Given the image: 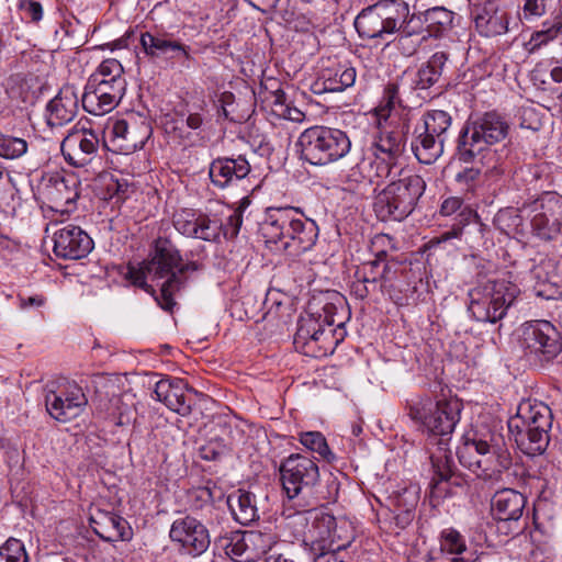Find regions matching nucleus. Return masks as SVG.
<instances>
[{"mask_svg": "<svg viewBox=\"0 0 562 562\" xmlns=\"http://www.w3.org/2000/svg\"><path fill=\"white\" fill-rule=\"evenodd\" d=\"M227 505L240 525L247 526L259 519L257 497L251 492L241 488L233 492L227 497Z\"/></svg>", "mask_w": 562, "mask_h": 562, "instance_id": "nucleus-37", "label": "nucleus"}, {"mask_svg": "<svg viewBox=\"0 0 562 562\" xmlns=\"http://www.w3.org/2000/svg\"><path fill=\"white\" fill-rule=\"evenodd\" d=\"M525 505V496L512 488L497 491L491 501L494 517L504 522L519 520L522 516Z\"/></svg>", "mask_w": 562, "mask_h": 562, "instance_id": "nucleus-32", "label": "nucleus"}, {"mask_svg": "<svg viewBox=\"0 0 562 562\" xmlns=\"http://www.w3.org/2000/svg\"><path fill=\"white\" fill-rule=\"evenodd\" d=\"M551 408L538 401H522L515 416L508 420V430L518 449L529 457L542 454L550 442Z\"/></svg>", "mask_w": 562, "mask_h": 562, "instance_id": "nucleus-5", "label": "nucleus"}, {"mask_svg": "<svg viewBox=\"0 0 562 562\" xmlns=\"http://www.w3.org/2000/svg\"><path fill=\"white\" fill-rule=\"evenodd\" d=\"M283 225H293L292 237L289 244H284V252L296 257L311 250L318 238V226L315 221L307 218L297 207H295V217L281 221Z\"/></svg>", "mask_w": 562, "mask_h": 562, "instance_id": "nucleus-27", "label": "nucleus"}, {"mask_svg": "<svg viewBox=\"0 0 562 562\" xmlns=\"http://www.w3.org/2000/svg\"><path fill=\"white\" fill-rule=\"evenodd\" d=\"M299 441L310 451L318 453L325 461L335 460V454L327 445V440L319 431H304L299 434Z\"/></svg>", "mask_w": 562, "mask_h": 562, "instance_id": "nucleus-45", "label": "nucleus"}, {"mask_svg": "<svg viewBox=\"0 0 562 562\" xmlns=\"http://www.w3.org/2000/svg\"><path fill=\"white\" fill-rule=\"evenodd\" d=\"M151 132L150 123L145 119L132 116L117 120L110 130V143L113 150L128 155L143 148Z\"/></svg>", "mask_w": 562, "mask_h": 562, "instance_id": "nucleus-18", "label": "nucleus"}, {"mask_svg": "<svg viewBox=\"0 0 562 562\" xmlns=\"http://www.w3.org/2000/svg\"><path fill=\"white\" fill-rule=\"evenodd\" d=\"M363 160L358 162L349 173V177L355 178L356 181L366 178L363 173ZM397 166V159L391 158L387 156H382L372 151V159L369 162L370 172L367 177L372 180V178L376 179H386L391 176L392 170Z\"/></svg>", "mask_w": 562, "mask_h": 562, "instance_id": "nucleus-40", "label": "nucleus"}, {"mask_svg": "<svg viewBox=\"0 0 562 562\" xmlns=\"http://www.w3.org/2000/svg\"><path fill=\"white\" fill-rule=\"evenodd\" d=\"M469 1L475 29L482 36H497L508 31L509 15L498 0Z\"/></svg>", "mask_w": 562, "mask_h": 562, "instance_id": "nucleus-20", "label": "nucleus"}, {"mask_svg": "<svg viewBox=\"0 0 562 562\" xmlns=\"http://www.w3.org/2000/svg\"><path fill=\"white\" fill-rule=\"evenodd\" d=\"M418 492L414 487H406L402 492L394 494L392 503L394 510H404L415 513L418 504Z\"/></svg>", "mask_w": 562, "mask_h": 562, "instance_id": "nucleus-54", "label": "nucleus"}, {"mask_svg": "<svg viewBox=\"0 0 562 562\" xmlns=\"http://www.w3.org/2000/svg\"><path fill=\"white\" fill-rule=\"evenodd\" d=\"M562 30V10L561 13L554 18L553 23L543 22V29L540 31H536L531 34L529 41V52L533 53L539 49L541 46L548 44L550 41L554 40L558 34Z\"/></svg>", "mask_w": 562, "mask_h": 562, "instance_id": "nucleus-46", "label": "nucleus"}, {"mask_svg": "<svg viewBox=\"0 0 562 562\" xmlns=\"http://www.w3.org/2000/svg\"><path fill=\"white\" fill-rule=\"evenodd\" d=\"M551 0H524L522 19L535 21L546 14Z\"/></svg>", "mask_w": 562, "mask_h": 562, "instance_id": "nucleus-57", "label": "nucleus"}, {"mask_svg": "<svg viewBox=\"0 0 562 562\" xmlns=\"http://www.w3.org/2000/svg\"><path fill=\"white\" fill-rule=\"evenodd\" d=\"M394 238L387 234H376L371 240V250L374 254V259H380L384 262L387 260L389 250H395Z\"/></svg>", "mask_w": 562, "mask_h": 562, "instance_id": "nucleus-56", "label": "nucleus"}, {"mask_svg": "<svg viewBox=\"0 0 562 562\" xmlns=\"http://www.w3.org/2000/svg\"><path fill=\"white\" fill-rule=\"evenodd\" d=\"M509 131L507 119L495 111L470 117L459 135V159L471 162L479 158L482 165L487 166V172L492 177L504 175L506 168L503 164H492L495 151L491 147L505 140Z\"/></svg>", "mask_w": 562, "mask_h": 562, "instance_id": "nucleus-3", "label": "nucleus"}, {"mask_svg": "<svg viewBox=\"0 0 562 562\" xmlns=\"http://www.w3.org/2000/svg\"><path fill=\"white\" fill-rule=\"evenodd\" d=\"M169 41L170 38L165 35H155L149 32L142 33L139 40L145 54L153 58L166 56Z\"/></svg>", "mask_w": 562, "mask_h": 562, "instance_id": "nucleus-49", "label": "nucleus"}, {"mask_svg": "<svg viewBox=\"0 0 562 562\" xmlns=\"http://www.w3.org/2000/svg\"><path fill=\"white\" fill-rule=\"evenodd\" d=\"M95 78H89L85 87V92L81 97L82 108L88 113L102 116L116 108L115 104L110 103V98H106L97 86H94Z\"/></svg>", "mask_w": 562, "mask_h": 562, "instance_id": "nucleus-41", "label": "nucleus"}, {"mask_svg": "<svg viewBox=\"0 0 562 562\" xmlns=\"http://www.w3.org/2000/svg\"><path fill=\"white\" fill-rule=\"evenodd\" d=\"M524 218V206L520 209L506 207L499 210L494 217V225L506 235L521 231Z\"/></svg>", "mask_w": 562, "mask_h": 562, "instance_id": "nucleus-44", "label": "nucleus"}, {"mask_svg": "<svg viewBox=\"0 0 562 562\" xmlns=\"http://www.w3.org/2000/svg\"><path fill=\"white\" fill-rule=\"evenodd\" d=\"M519 294L520 289L510 281H487L469 292L468 311L476 322L495 324L505 317Z\"/></svg>", "mask_w": 562, "mask_h": 562, "instance_id": "nucleus-10", "label": "nucleus"}, {"mask_svg": "<svg viewBox=\"0 0 562 562\" xmlns=\"http://www.w3.org/2000/svg\"><path fill=\"white\" fill-rule=\"evenodd\" d=\"M426 189L425 180L416 173L401 172L374 199V211L382 221H402L416 207Z\"/></svg>", "mask_w": 562, "mask_h": 562, "instance_id": "nucleus-7", "label": "nucleus"}, {"mask_svg": "<svg viewBox=\"0 0 562 562\" xmlns=\"http://www.w3.org/2000/svg\"><path fill=\"white\" fill-rule=\"evenodd\" d=\"M404 134L401 131H383L371 146V151L398 160L404 151Z\"/></svg>", "mask_w": 562, "mask_h": 562, "instance_id": "nucleus-42", "label": "nucleus"}, {"mask_svg": "<svg viewBox=\"0 0 562 562\" xmlns=\"http://www.w3.org/2000/svg\"><path fill=\"white\" fill-rule=\"evenodd\" d=\"M123 72L124 69L121 63L117 59L109 58L103 60L89 78H95L94 82H106L116 79H125Z\"/></svg>", "mask_w": 562, "mask_h": 562, "instance_id": "nucleus-50", "label": "nucleus"}, {"mask_svg": "<svg viewBox=\"0 0 562 562\" xmlns=\"http://www.w3.org/2000/svg\"><path fill=\"white\" fill-rule=\"evenodd\" d=\"M18 7L30 22L38 23L43 19L44 10L38 1L19 0Z\"/></svg>", "mask_w": 562, "mask_h": 562, "instance_id": "nucleus-59", "label": "nucleus"}, {"mask_svg": "<svg viewBox=\"0 0 562 562\" xmlns=\"http://www.w3.org/2000/svg\"><path fill=\"white\" fill-rule=\"evenodd\" d=\"M175 227L183 236L209 243H220L223 222L204 213L195 214L192 211H182L176 215Z\"/></svg>", "mask_w": 562, "mask_h": 562, "instance_id": "nucleus-24", "label": "nucleus"}, {"mask_svg": "<svg viewBox=\"0 0 562 562\" xmlns=\"http://www.w3.org/2000/svg\"><path fill=\"white\" fill-rule=\"evenodd\" d=\"M250 172V165L243 156L237 158H217L212 161L209 169L214 186L224 189L234 180L244 179Z\"/></svg>", "mask_w": 562, "mask_h": 562, "instance_id": "nucleus-31", "label": "nucleus"}, {"mask_svg": "<svg viewBox=\"0 0 562 562\" xmlns=\"http://www.w3.org/2000/svg\"><path fill=\"white\" fill-rule=\"evenodd\" d=\"M273 112L285 120L301 123L305 120V114L300 109L292 106L291 104H281V110H273Z\"/></svg>", "mask_w": 562, "mask_h": 562, "instance_id": "nucleus-64", "label": "nucleus"}, {"mask_svg": "<svg viewBox=\"0 0 562 562\" xmlns=\"http://www.w3.org/2000/svg\"><path fill=\"white\" fill-rule=\"evenodd\" d=\"M409 15V7L403 0H381L362 9L355 19V27L362 38L379 40L391 44Z\"/></svg>", "mask_w": 562, "mask_h": 562, "instance_id": "nucleus-8", "label": "nucleus"}, {"mask_svg": "<svg viewBox=\"0 0 562 562\" xmlns=\"http://www.w3.org/2000/svg\"><path fill=\"white\" fill-rule=\"evenodd\" d=\"M452 119L442 110H430L423 115V124L416 126L412 150L420 164L431 165L443 153Z\"/></svg>", "mask_w": 562, "mask_h": 562, "instance_id": "nucleus-11", "label": "nucleus"}, {"mask_svg": "<svg viewBox=\"0 0 562 562\" xmlns=\"http://www.w3.org/2000/svg\"><path fill=\"white\" fill-rule=\"evenodd\" d=\"M279 472L289 506L295 510L288 515V525L307 526L305 513L317 504L315 488L321 481L316 461L306 454L292 453L281 461Z\"/></svg>", "mask_w": 562, "mask_h": 562, "instance_id": "nucleus-4", "label": "nucleus"}, {"mask_svg": "<svg viewBox=\"0 0 562 562\" xmlns=\"http://www.w3.org/2000/svg\"><path fill=\"white\" fill-rule=\"evenodd\" d=\"M462 404L458 398L432 401L422 398L409 406L408 416L427 436L428 446H437L430 452L434 475L429 482V497L439 503L452 496L458 488L467 484L464 477L456 472L452 453L449 449L451 435L460 420Z\"/></svg>", "mask_w": 562, "mask_h": 562, "instance_id": "nucleus-1", "label": "nucleus"}, {"mask_svg": "<svg viewBox=\"0 0 562 562\" xmlns=\"http://www.w3.org/2000/svg\"><path fill=\"white\" fill-rule=\"evenodd\" d=\"M355 539L353 529L349 521L345 519H336L335 528H331V540L335 549L345 551Z\"/></svg>", "mask_w": 562, "mask_h": 562, "instance_id": "nucleus-53", "label": "nucleus"}, {"mask_svg": "<svg viewBox=\"0 0 562 562\" xmlns=\"http://www.w3.org/2000/svg\"><path fill=\"white\" fill-rule=\"evenodd\" d=\"M243 224V216H241V210H235L226 220L225 223H223V231L222 235L225 239H233L235 238L241 227Z\"/></svg>", "mask_w": 562, "mask_h": 562, "instance_id": "nucleus-61", "label": "nucleus"}, {"mask_svg": "<svg viewBox=\"0 0 562 562\" xmlns=\"http://www.w3.org/2000/svg\"><path fill=\"white\" fill-rule=\"evenodd\" d=\"M454 13L443 7H434L424 12L426 31L431 37L446 36L453 27Z\"/></svg>", "mask_w": 562, "mask_h": 562, "instance_id": "nucleus-39", "label": "nucleus"}, {"mask_svg": "<svg viewBox=\"0 0 562 562\" xmlns=\"http://www.w3.org/2000/svg\"><path fill=\"white\" fill-rule=\"evenodd\" d=\"M93 83H94V86L98 87V89L102 93L105 94L106 98H111V99H109L111 104H115L117 106V104L120 103V101L122 100V98L125 93V89H126L125 79H116V80L106 81V82L97 81Z\"/></svg>", "mask_w": 562, "mask_h": 562, "instance_id": "nucleus-55", "label": "nucleus"}, {"mask_svg": "<svg viewBox=\"0 0 562 562\" xmlns=\"http://www.w3.org/2000/svg\"><path fill=\"white\" fill-rule=\"evenodd\" d=\"M79 98L75 86H64L46 106L47 124L52 127L71 122L78 112Z\"/></svg>", "mask_w": 562, "mask_h": 562, "instance_id": "nucleus-29", "label": "nucleus"}, {"mask_svg": "<svg viewBox=\"0 0 562 562\" xmlns=\"http://www.w3.org/2000/svg\"><path fill=\"white\" fill-rule=\"evenodd\" d=\"M440 549L442 552L461 555L467 551L465 538L454 528H446L440 532Z\"/></svg>", "mask_w": 562, "mask_h": 562, "instance_id": "nucleus-47", "label": "nucleus"}, {"mask_svg": "<svg viewBox=\"0 0 562 562\" xmlns=\"http://www.w3.org/2000/svg\"><path fill=\"white\" fill-rule=\"evenodd\" d=\"M214 543L236 562H255L271 544L268 535L255 530L220 533Z\"/></svg>", "mask_w": 562, "mask_h": 562, "instance_id": "nucleus-15", "label": "nucleus"}, {"mask_svg": "<svg viewBox=\"0 0 562 562\" xmlns=\"http://www.w3.org/2000/svg\"><path fill=\"white\" fill-rule=\"evenodd\" d=\"M440 214L443 216L456 215L458 223L438 237L439 243L459 238L463 227L470 224L472 218L476 216V213L470 206L465 205L463 200L459 196L445 199L440 206Z\"/></svg>", "mask_w": 562, "mask_h": 562, "instance_id": "nucleus-36", "label": "nucleus"}, {"mask_svg": "<svg viewBox=\"0 0 562 562\" xmlns=\"http://www.w3.org/2000/svg\"><path fill=\"white\" fill-rule=\"evenodd\" d=\"M297 145L302 159L314 166L336 162L351 149V140L345 131L318 125L302 132Z\"/></svg>", "mask_w": 562, "mask_h": 562, "instance_id": "nucleus-9", "label": "nucleus"}, {"mask_svg": "<svg viewBox=\"0 0 562 562\" xmlns=\"http://www.w3.org/2000/svg\"><path fill=\"white\" fill-rule=\"evenodd\" d=\"M535 280L533 290L537 296L546 300L555 299L561 294L559 282L560 277L557 273V265L550 259L541 260L530 271Z\"/></svg>", "mask_w": 562, "mask_h": 562, "instance_id": "nucleus-34", "label": "nucleus"}, {"mask_svg": "<svg viewBox=\"0 0 562 562\" xmlns=\"http://www.w3.org/2000/svg\"><path fill=\"white\" fill-rule=\"evenodd\" d=\"M169 537L188 554L200 555L204 553L211 543L207 528L195 517L187 515L173 520Z\"/></svg>", "mask_w": 562, "mask_h": 562, "instance_id": "nucleus-19", "label": "nucleus"}, {"mask_svg": "<svg viewBox=\"0 0 562 562\" xmlns=\"http://www.w3.org/2000/svg\"><path fill=\"white\" fill-rule=\"evenodd\" d=\"M491 434L480 435L470 430L462 436V443L457 449V456L462 467L469 469L479 479L498 481L508 465V459L498 452L492 443Z\"/></svg>", "mask_w": 562, "mask_h": 562, "instance_id": "nucleus-6", "label": "nucleus"}, {"mask_svg": "<svg viewBox=\"0 0 562 562\" xmlns=\"http://www.w3.org/2000/svg\"><path fill=\"white\" fill-rule=\"evenodd\" d=\"M481 177V169L477 167H465L456 175V182L468 191L474 190Z\"/></svg>", "mask_w": 562, "mask_h": 562, "instance_id": "nucleus-58", "label": "nucleus"}, {"mask_svg": "<svg viewBox=\"0 0 562 562\" xmlns=\"http://www.w3.org/2000/svg\"><path fill=\"white\" fill-rule=\"evenodd\" d=\"M395 266L396 262H384L380 259L362 262L353 273L351 294L358 300H364L376 290L381 292L382 283L389 281L387 276Z\"/></svg>", "mask_w": 562, "mask_h": 562, "instance_id": "nucleus-22", "label": "nucleus"}, {"mask_svg": "<svg viewBox=\"0 0 562 562\" xmlns=\"http://www.w3.org/2000/svg\"><path fill=\"white\" fill-rule=\"evenodd\" d=\"M295 217V207H269L259 224V233L265 243L276 251H284V244L292 237L293 225H283L281 221Z\"/></svg>", "mask_w": 562, "mask_h": 562, "instance_id": "nucleus-26", "label": "nucleus"}, {"mask_svg": "<svg viewBox=\"0 0 562 562\" xmlns=\"http://www.w3.org/2000/svg\"><path fill=\"white\" fill-rule=\"evenodd\" d=\"M400 104L398 85L396 82H389L384 88L382 100L376 109V114L380 119L386 120L392 110Z\"/></svg>", "mask_w": 562, "mask_h": 562, "instance_id": "nucleus-51", "label": "nucleus"}, {"mask_svg": "<svg viewBox=\"0 0 562 562\" xmlns=\"http://www.w3.org/2000/svg\"><path fill=\"white\" fill-rule=\"evenodd\" d=\"M334 308L335 306L333 304H326L324 306L325 315L323 321H321L322 315L316 318L310 314L299 319L293 340L297 351L314 358L325 357L333 352V349L324 345L326 340L324 325L330 326L335 323L331 313Z\"/></svg>", "mask_w": 562, "mask_h": 562, "instance_id": "nucleus-14", "label": "nucleus"}, {"mask_svg": "<svg viewBox=\"0 0 562 562\" xmlns=\"http://www.w3.org/2000/svg\"><path fill=\"white\" fill-rule=\"evenodd\" d=\"M189 392L190 387L188 384L178 378L161 379L156 383L154 390L157 401L182 416L191 412L192 397Z\"/></svg>", "mask_w": 562, "mask_h": 562, "instance_id": "nucleus-28", "label": "nucleus"}, {"mask_svg": "<svg viewBox=\"0 0 562 562\" xmlns=\"http://www.w3.org/2000/svg\"><path fill=\"white\" fill-rule=\"evenodd\" d=\"M308 555L313 562H346L344 551L335 548L311 551Z\"/></svg>", "mask_w": 562, "mask_h": 562, "instance_id": "nucleus-60", "label": "nucleus"}, {"mask_svg": "<svg viewBox=\"0 0 562 562\" xmlns=\"http://www.w3.org/2000/svg\"><path fill=\"white\" fill-rule=\"evenodd\" d=\"M88 405V398L75 382H66L57 390H46L45 407L48 415L59 423H68L80 416Z\"/></svg>", "mask_w": 562, "mask_h": 562, "instance_id": "nucleus-16", "label": "nucleus"}, {"mask_svg": "<svg viewBox=\"0 0 562 562\" xmlns=\"http://www.w3.org/2000/svg\"><path fill=\"white\" fill-rule=\"evenodd\" d=\"M168 45L170 46L166 48V56H168L169 58L179 59L182 65H184L186 61L191 58L189 46L182 44L179 41H173L171 38Z\"/></svg>", "mask_w": 562, "mask_h": 562, "instance_id": "nucleus-63", "label": "nucleus"}, {"mask_svg": "<svg viewBox=\"0 0 562 562\" xmlns=\"http://www.w3.org/2000/svg\"><path fill=\"white\" fill-rule=\"evenodd\" d=\"M408 271L396 263L387 276L389 281L382 283L381 293L386 294L396 305H408L416 292V285L408 280Z\"/></svg>", "mask_w": 562, "mask_h": 562, "instance_id": "nucleus-35", "label": "nucleus"}, {"mask_svg": "<svg viewBox=\"0 0 562 562\" xmlns=\"http://www.w3.org/2000/svg\"><path fill=\"white\" fill-rule=\"evenodd\" d=\"M80 181L74 173L54 172L44 179L42 194L53 211L70 213L76 209Z\"/></svg>", "mask_w": 562, "mask_h": 562, "instance_id": "nucleus-17", "label": "nucleus"}, {"mask_svg": "<svg viewBox=\"0 0 562 562\" xmlns=\"http://www.w3.org/2000/svg\"><path fill=\"white\" fill-rule=\"evenodd\" d=\"M181 261L176 246L169 239L159 237L155 241L151 258L138 267L128 266L126 278L150 294L164 311L172 312L176 305L173 296L183 286L184 274L200 269L195 261Z\"/></svg>", "mask_w": 562, "mask_h": 562, "instance_id": "nucleus-2", "label": "nucleus"}, {"mask_svg": "<svg viewBox=\"0 0 562 562\" xmlns=\"http://www.w3.org/2000/svg\"><path fill=\"white\" fill-rule=\"evenodd\" d=\"M357 70L349 61L327 58L322 63L317 79L314 82L315 92H341L356 82Z\"/></svg>", "mask_w": 562, "mask_h": 562, "instance_id": "nucleus-25", "label": "nucleus"}, {"mask_svg": "<svg viewBox=\"0 0 562 562\" xmlns=\"http://www.w3.org/2000/svg\"><path fill=\"white\" fill-rule=\"evenodd\" d=\"M27 151V143L24 138L3 134L0 131V157L4 159H18Z\"/></svg>", "mask_w": 562, "mask_h": 562, "instance_id": "nucleus-48", "label": "nucleus"}, {"mask_svg": "<svg viewBox=\"0 0 562 562\" xmlns=\"http://www.w3.org/2000/svg\"><path fill=\"white\" fill-rule=\"evenodd\" d=\"M336 526V518L328 513L315 515L311 526L303 533V544L311 552L333 547L331 528Z\"/></svg>", "mask_w": 562, "mask_h": 562, "instance_id": "nucleus-33", "label": "nucleus"}, {"mask_svg": "<svg viewBox=\"0 0 562 562\" xmlns=\"http://www.w3.org/2000/svg\"><path fill=\"white\" fill-rule=\"evenodd\" d=\"M532 233L542 240L557 239L562 228V196L546 192L531 203L524 204Z\"/></svg>", "mask_w": 562, "mask_h": 562, "instance_id": "nucleus-13", "label": "nucleus"}, {"mask_svg": "<svg viewBox=\"0 0 562 562\" xmlns=\"http://www.w3.org/2000/svg\"><path fill=\"white\" fill-rule=\"evenodd\" d=\"M100 140L92 130H76L68 133L60 144L65 160L76 167H86L97 157Z\"/></svg>", "mask_w": 562, "mask_h": 562, "instance_id": "nucleus-21", "label": "nucleus"}, {"mask_svg": "<svg viewBox=\"0 0 562 562\" xmlns=\"http://www.w3.org/2000/svg\"><path fill=\"white\" fill-rule=\"evenodd\" d=\"M191 507L193 509H203L204 507H212L213 493L209 487H199L194 490L191 495Z\"/></svg>", "mask_w": 562, "mask_h": 562, "instance_id": "nucleus-62", "label": "nucleus"}, {"mask_svg": "<svg viewBox=\"0 0 562 562\" xmlns=\"http://www.w3.org/2000/svg\"><path fill=\"white\" fill-rule=\"evenodd\" d=\"M0 562H27L24 543L15 538L8 539L0 546Z\"/></svg>", "mask_w": 562, "mask_h": 562, "instance_id": "nucleus-52", "label": "nucleus"}, {"mask_svg": "<svg viewBox=\"0 0 562 562\" xmlns=\"http://www.w3.org/2000/svg\"><path fill=\"white\" fill-rule=\"evenodd\" d=\"M54 254L61 259L78 260L93 249L92 238L81 227L67 224L53 234Z\"/></svg>", "mask_w": 562, "mask_h": 562, "instance_id": "nucleus-23", "label": "nucleus"}, {"mask_svg": "<svg viewBox=\"0 0 562 562\" xmlns=\"http://www.w3.org/2000/svg\"><path fill=\"white\" fill-rule=\"evenodd\" d=\"M396 33L397 35L394 40L390 42L405 57L416 54L423 42L427 38L423 32L411 30L407 21Z\"/></svg>", "mask_w": 562, "mask_h": 562, "instance_id": "nucleus-43", "label": "nucleus"}, {"mask_svg": "<svg viewBox=\"0 0 562 562\" xmlns=\"http://www.w3.org/2000/svg\"><path fill=\"white\" fill-rule=\"evenodd\" d=\"M520 347L526 358L535 364L552 362L562 351V336L549 321L536 319L521 325Z\"/></svg>", "mask_w": 562, "mask_h": 562, "instance_id": "nucleus-12", "label": "nucleus"}, {"mask_svg": "<svg viewBox=\"0 0 562 562\" xmlns=\"http://www.w3.org/2000/svg\"><path fill=\"white\" fill-rule=\"evenodd\" d=\"M90 525L95 535L108 542L126 541L132 538V529L128 521L112 512L97 509L90 516Z\"/></svg>", "mask_w": 562, "mask_h": 562, "instance_id": "nucleus-30", "label": "nucleus"}, {"mask_svg": "<svg viewBox=\"0 0 562 562\" xmlns=\"http://www.w3.org/2000/svg\"><path fill=\"white\" fill-rule=\"evenodd\" d=\"M448 60V54L445 52H436L430 58L423 64L415 74L413 88L417 90H427L438 82L442 75V70Z\"/></svg>", "mask_w": 562, "mask_h": 562, "instance_id": "nucleus-38", "label": "nucleus"}]
</instances>
